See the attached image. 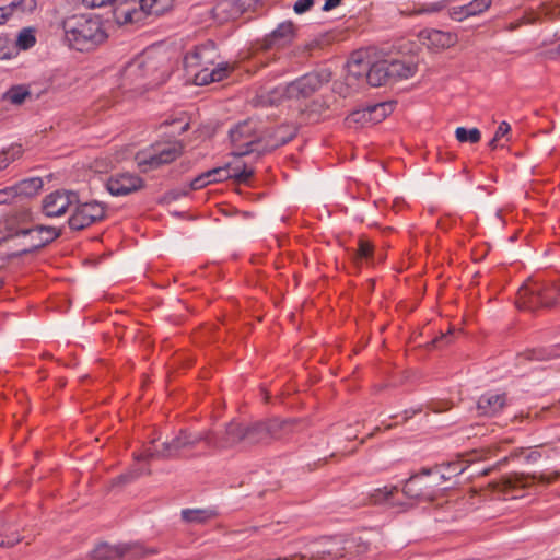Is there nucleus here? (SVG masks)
<instances>
[{
  "instance_id": "nucleus-1",
  "label": "nucleus",
  "mask_w": 560,
  "mask_h": 560,
  "mask_svg": "<svg viewBox=\"0 0 560 560\" xmlns=\"http://www.w3.org/2000/svg\"><path fill=\"white\" fill-rule=\"evenodd\" d=\"M299 419L272 418L266 421L244 423L235 419L225 423L221 431L206 430L201 432L202 442L214 451L233 448L242 443L255 446L270 444L281 440L284 435L293 433Z\"/></svg>"
},
{
  "instance_id": "nucleus-2",
  "label": "nucleus",
  "mask_w": 560,
  "mask_h": 560,
  "mask_svg": "<svg viewBox=\"0 0 560 560\" xmlns=\"http://www.w3.org/2000/svg\"><path fill=\"white\" fill-rule=\"evenodd\" d=\"M66 39L79 50H90L103 43L106 33L98 16L93 14H73L62 22Z\"/></svg>"
},
{
  "instance_id": "nucleus-3",
  "label": "nucleus",
  "mask_w": 560,
  "mask_h": 560,
  "mask_svg": "<svg viewBox=\"0 0 560 560\" xmlns=\"http://www.w3.org/2000/svg\"><path fill=\"white\" fill-rule=\"evenodd\" d=\"M217 58L218 55L213 42L197 46L194 51L186 55L184 65L186 69L195 71L194 81L197 85L219 82L228 77V73L231 71L228 63H220L214 68H209V66L215 63Z\"/></svg>"
},
{
  "instance_id": "nucleus-4",
  "label": "nucleus",
  "mask_w": 560,
  "mask_h": 560,
  "mask_svg": "<svg viewBox=\"0 0 560 560\" xmlns=\"http://www.w3.org/2000/svg\"><path fill=\"white\" fill-rule=\"evenodd\" d=\"M158 442V439H152L147 445L143 446L141 452H133L132 458L135 462H144L148 464L154 459L168 460L182 457L184 451H189L202 442L201 433H194L188 429H180L178 433L170 441L161 443V447H152Z\"/></svg>"
},
{
  "instance_id": "nucleus-5",
  "label": "nucleus",
  "mask_w": 560,
  "mask_h": 560,
  "mask_svg": "<svg viewBox=\"0 0 560 560\" xmlns=\"http://www.w3.org/2000/svg\"><path fill=\"white\" fill-rule=\"evenodd\" d=\"M552 292H560V284H540L536 281L524 283L517 291L515 304L518 310L536 312L538 308H551L558 305Z\"/></svg>"
},
{
  "instance_id": "nucleus-6",
  "label": "nucleus",
  "mask_w": 560,
  "mask_h": 560,
  "mask_svg": "<svg viewBox=\"0 0 560 560\" xmlns=\"http://www.w3.org/2000/svg\"><path fill=\"white\" fill-rule=\"evenodd\" d=\"M440 480L441 476L434 475L432 468L423 469L405 482L402 491L407 498L418 502H431L444 494Z\"/></svg>"
},
{
  "instance_id": "nucleus-7",
  "label": "nucleus",
  "mask_w": 560,
  "mask_h": 560,
  "mask_svg": "<svg viewBox=\"0 0 560 560\" xmlns=\"http://www.w3.org/2000/svg\"><path fill=\"white\" fill-rule=\"evenodd\" d=\"M230 139L234 147V156H245L252 153L262 154V136L257 133L256 122L253 119L240 122L230 131Z\"/></svg>"
},
{
  "instance_id": "nucleus-8",
  "label": "nucleus",
  "mask_w": 560,
  "mask_h": 560,
  "mask_svg": "<svg viewBox=\"0 0 560 560\" xmlns=\"http://www.w3.org/2000/svg\"><path fill=\"white\" fill-rule=\"evenodd\" d=\"M139 58L148 86H156L166 80L168 66L165 55L162 51L148 49L140 55Z\"/></svg>"
},
{
  "instance_id": "nucleus-9",
  "label": "nucleus",
  "mask_w": 560,
  "mask_h": 560,
  "mask_svg": "<svg viewBox=\"0 0 560 560\" xmlns=\"http://www.w3.org/2000/svg\"><path fill=\"white\" fill-rule=\"evenodd\" d=\"M74 210L68 220V225L73 231L83 230L91 224L104 219L105 206L97 201L74 203Z\"/></svg>"
},
{
  "instance_id": "nucleus-10",
  "label": "nucleus",
  "mask_w": 560,
  "mask_h": 560,
  "mask_svg": "<svg viewBox=\"0 0 560 560\" xmlns=\"http://www.w3.org/2000/svg\"><path fill=\"white\" fill-rule=\"evenodd\" d=\"M328 77V74L322 73H307L285 85L284 91H276V93L279 97L287 95L288 100L306 98L314 94L324 82H327Z\"/></svg>"
},
{
  "instance_id": "nucleus-11",
  "label": "nucleus",
  "mask_w": 560,
  "mask_h": 560,
  "mask_svg": "<svg viewBox=\"0 0 560 560\" xmlns=\"http://www.w3.org/2000/svg\"><path fill=\"white\" fill-rule=\"evenodd\" d=\"M78 203V194L72 190H56L47 195L42 202L46 217L55 218L63 215L69 207Z\"/></svg>"
},
{
  "instance_id": "nucleus-12",
  "label": "nucleus",
  "mask_w": 560,
  "mask_h": 560,
  "mask_svg": "<svg viewBox=\"0 0 560 560\" xmlns=\"http://www.w3.org/2000/svg\"><path fill=\"white\" fill-rule=\"evenodd\" d=\"M35 230L33 226H30L28 229L24 230L21 234H12L11 236H3L0 240V247L5 246L8 249L11 250L9 254L12 257H18L22 255H26L30 253H33L39 247H33L35 245V238L34 235Z\"/></svg>"
},
{
  "instance_id": "nucleus-13",
  "label": "nucleus",
  "mask_w": 560,
  "mask_h": 560,
  "mask_svg": "<svg viewBox=\"0 0 560 560\" xmlns=\"http://www.w3.org/2000/svg\"><path fill=\"white\" fill-rule=\"evenodd\" d=\"M560 477V471H555L550 476L545 475H525V474H518L514 472L512 475L505 476L501 479L500 482L493 483L494 489H498L500 491H509L511 489L515 488H526L529 486V483L534 480H538L542 483H551L556 481Z\"/></svg>"
},
{
  "instance_id": "nucleus-14",
  "label": "nucleus",
  "mask_w": 560,
  "mask_h": 560,
  "mask_svg": "<svg viewBox=\"0 0 560 560\" xmlns=\"http://www.w3.org/2000/svg\"><path fill=\"white\" fill-rule=\"evenodd\" d=\"M141 177L130 173H119L107 179L106 188L113 196H126L143 188Z\"/></svg>"
},
{
  "instance_id": "nucleus-15",
  "label": "nucleus",
  "mask_w": 560,
  "mask_h": 560,
  "mask_svg": "<svg viewBox=\"0 0 560 560\" xmlns=\"http://www.w3.org/2000/svg\"><path fill=\"white\" fill-rule=\"evenodd\" d=\"M298 129L293 125H281L275 129L267 130L262 136V154L271 152L281 145H284L296 136Z\"/></svg>"
},
{
  "instance_id": "nucleus-16",
  "label": "nucleus",
  "mask_w": 560,
  "mask_h": 560,
  "mask_svg": "<svg viewBox=\"0 0 560 560\" xmlns=\"http://www.w3.org/2000/svg\"><path fill=\"white\" fill-rule=\"evenodd\" d=\"M180 153L182 147L178 143H172L149 158H141V155H137V161L138 165L147 172L149 170L158 168L163 164L173 162L180 155Z\"/></svg>"
},
{
  "instance_id": "nucleus-17",
  "label": "nucleus",
  "mask_w": 560,
  "mask_h": 560,
  "mask_svg": "<svg viewBox=\"0 0 560 560\" xmlns=\"http://www.w3.org/2000/svg\"><path fill=\"white\" fill-rule=\"evenodd\" d=\"M245 11V3L241 0H218L210 10L214 22L223 24L240 18Z\"/></svg>"
},
{
  "instance_id": "nucleus-18",
  "label": "nucleus",
  "mask_w": 560,
  "mask_h": 560,
  "mask_svg": "<svg viewBox=\"0 0 560 560\" xmlns=\"http://www.w3.org/2000/svg\"><path fill=\"white\" fill-rule=\"evenodd\" d=\"M32 222V213L28 209H19L9 215H7L0 222V231L5 233L4 236H11L12 234H21L24 230L28 229Z\"/></svg>"
},
{
  "instance_id": "nucleus-19",
  "label": "nucleus",
  "mask_w": 560,
  "mask_h": 560,
  "mask_svg": "<svg viewBox=\"0 0 560 560\" xmlns=\"http://www.w3.org/2000/svg\"><path fill=\"white\" fill-rule=\"evenodd\" d=\"M294 38V24L292 22L281 23L271 34L265 37L261 48L272 49L284 47Z\"/></svg>"
},
{
  "instance_id": "nucleus-20",
  "label": "nucleus",
  "mask_w": 560,
  "mask_h": 560,
  "mask_svg": "<svg viewBox=\"0 0 560 560\" xmlns=\"http://www.w3.org/2000/svg\"><path fill=\"white\" fill-rule=\"evenodd\" d=\"M468 463L469 462H466V464L464 462H450L436 465L432 468L434 475L441 476L439 483H441L444 492L453 487L452 480L466 470Z\"/></svg>"
},
{
  "instance_id": "nucleus-21",
  "label": "nucleus",
  "mask_w": 560,
  "mask_h": 560,
  "mask_svg": "<svg viewBox=\"0 0 560 560\" xmlns=\"http://www.w3.org/2000/svg\"><path fill=\"white\" fill-rule=\"evenodd\" d=\"M506 405V395L497 393H487L479 397L477 409L480 416L493 417L499 413Z\"/></svg>"
},
{
  "instance_id": "nucleus-22",
  "label": "nucleus",
  "mask_w": 560,
  "mask_h": 560,
  "mask_svg": "<svg viewBox=\"0 0 560 560\" xmlns=\"http://www.w3.org/2000/svg\"><path fill=\"white\" fill-rule=\"evenodd\" d=\"M320 559H343L347 558V539L332 538L323 541L316 552Z\"/></svg>"
},
{
  "instance_id": "nucleus-23",
  "label": "nucleus",
  "mask_w": 560,
  "mask_h": 560,
  "mask_svg": "<svg viewBox=\"0 0 560 560\" xmlns=\"http://www.w3.org/2000/svg\"><path fill=\"white\" fill-rule=\"evenodd\" d=\"M128 546L120 545H109L107 542H100L95 546V548L91 552V558L93 560H116L120 559L128 552Z\"/></svg>"
},
{
  "instance_id": "nucleus-24",
  "label": "nucleus",
  "mask_w": 560,
  "mask_h": 560,
  "mask_svg": "<svg viewBox=\"0 0 560 560\" xmlns=\"http://www.w3.org/2000/svg\"><path fill=\"white\" fill-rule=\"evenodd\" d=\"M366 81L371 86H383L392 83L389 77L388 61L380 60L369 67L366 72Z\"/></svg>"
},
{
  "instance_id": "nucleus-25",
  "label": "nucleus",
  "mask_w": 560,
  "mask_h": 560,
  "mask_svg": "<svg viewBox=\"0 0 560 560\" xmlns=\"http://www.w3.org/2000/svg\"><path fill=\"white\" fill-rule=\"evenodd\" d=\"M390 81L397 82L407 80L415 75L417 72V65L405 60L388 61Z\"/></svg>"
},
{
  "instance_id": "nucleus-26",
  "label": "nucleus",
  "mask_w": 560,
  "mask_h": 560,
  "mask_svg": "<svg viewBox=\"0 0 560 560\" xmlns=\"http://www.w3.org/2000/svg\"><path fill=\"white\" fill-rule=\"evenodd\" d=\"M424 39L427 40L428 46L442 49L454 46L458 40L456 34L439 30H431L427 32Z\"/></svg>"
},
{
  "instance_id": "nucleus-27",
  "label": "nucleus",
  "mask_w": 560,
  "mask_h": 560,
  "mask_svg": "<svg viewBox=\"0 0 560 560\" xmlns=\"http://www.w3.org/2000/svg\"><path fill=\"white\" fill-rule=\"evenodd\" d=\"M398 491L397 487L396 486H393V487H383V488H377V489H374L368 497V501L364 502V505H378V504H383L385 502H388L389 505L392 508H395V506H409L408 504H401V503H396L394 501H390V498L394 495V493H396Z\"/></svg>"
},
{
  "instance_id": "nucleus-28",
  "label": "nucleus",
  "mask_w": 560,
  "mask_h": 560,
  "mask_svg": "<svg viewBox=\"0 0 560 560\" xmlns=\"http://www.w3.org/2000/svg\"><path fill=\"white\" fill-rule=\"evenodd\" d=\"M122 80L126 83L140 85V86H148L145 84L144 73L141 67L140 58H135L131 62H129L124 71H122Z\"/></svg>"
},
{
  "instance_id": "nucleus-29",
  "label": "nucleus",
  "mask_w": 560,
  "mask_h": 560,
  "mask_svg": "<svg viewBox=\"0 0 560 560\" xmlns=\"http://www.w3.org/2000/svg\"><path fill=\"white\" fill-rule=\"evenodd\" d=\"M147 475L151 476L152 470L149 467H139L137 465L131 466L126 472L117 476L116 478L110 480V483L108 486V490L115 488V487H122L139 477Z\"/></svg>"
},
{
  "instance_id": "nucleus-30",
  "label": "nucleus",
  "mask_w": 560,
  "mask_h": 560,
  "mask_svg": "<svg viewBox=\"0 0 560 560\" xmlns=\"http://www.w3.org/2000/svg\"><path fill=\"white\" fill-rule=\"evenodd\" d=\"M43 179L40 177H32L26 178L18 184L13 185L14 190L16 191V197L19 198H31L39 192L43 188Z\"/></svg>"
},
{
  "instance_id": "nucleus-31",
  "label": "nucleus",
  "mask_w": 560,
  "mask_h": 560,
  "mask_svg": "<svg viewBox=\"0 0 560 560\" xmlns=\"http://www.w3.org/2000/svg\"><path fill=\"white\" fill-rule=\"evenodd\" d=\"M33 228L35 230L34 235L36 236L33 238L36 242L33 247L43 248L61 235V230L54 226L35 225Z\"/></svg>"
},
{
  "instance_id": "nucleus-32",
  "label": "nucleus",
  "mask_w": 560,
  "mask_h": 560,
  "mask_svg": "<svg viewBox=\"0 0 560 560\" xmlns=\"http://www.w3.org/2000/svg\"><path fill=\"white\" fill-rule=\"evenodd\" d=\"M285 86H278L275 89H271L269 91H262L259 94L255 96L253 100V104L255 106H275L280 104L283 100H287V95H281L280 97L276 93V91H284Z\"/></svg>"
},
{
  "instance_id": "nucleus-33",
  "label": "nucleus",
  "mask_w": 560,
  "mask_h": 560,
  "mask_svg": "<svg viewBox=\"0 0 560 560\" xmlns=\"http://www.w3.org/2000/svg\"><path fill=\"white\" fill-rule=\"evenodd\" d=\"M348 73L346 75L347 83L357 84V82L363 77H366V72L369 71L370 63L364 62L361 59L352 58L348 65Z\"/></svg>"
},
{
  "instance_id": "nucleus-34",
  "label": "nucleus",
  "mask_w": 560,
  "mask_h": 560,
  "mask_svg": "<svg viewBox=\"0 0 560 560\" xmlns=\"http://www.w3.org/2000/svg\"><path fill=\"white\" fill-rule=\"evenodd\" d=\"M215 516V513L208 509H185L182 511V518L186 523L203 524Z\"/></svg>"
},
{
  "instance_id": "nucleus-35",
  "label": "nucleus",
  "mask_w": 560,
  "mask_h": 560,
  "mask_svg": "<svg viewBox=\"0 0 560 560\" xmlns=\"http://www.w3.org/2000/svg\"><path fill=\"white\" fill-rule=\"evenodd\" d=\"M395 102H383L369 106L370 110V120L372 122H380L385 119L388 115H390L395 108Z\"/></svg>"
},
{
  "instance_id": "nucleus-36",
  "label": "nucleus",
  "mask_w": 560,
  "mask_h": 560,
  "mask_svg": "<svg viewBox=\"0 0 560 560\" xmlns=\"http://www.w3.org/2000/svg\"><path fill=\"white\" fill-rule=\"evenodd\" d=\"M173 0H140V8L148 14L161 15L172 7Z\"/></svg>"
},
{
  "instance_id": "nucleus-37",
  "label": "nucleus",
  "mask_w": 560,
  "mask_h": 560,
  "mask_svg": "<svg viewBox=\"0 0 560 560\" xmlns=\"http://www.w3.org/2000/svg\"><path fill=\"white\" fill-rule=\"evenodd\" d=\"M370 551V544L361 538L347 539V558L362 557Z\"/></svg>"
},
{
  "instance_id": "nucleus-38",
  "label": "nucleus",
  "mask_w": 560,
  "mask_h": 560,
  "mask_svg": "<svg viewBox=\"0 0 560 560\" xmlns=\"http://www.w3.org/2000/svg\"><path fill=\"white\" fill-rule=\"evenodd\" d=\"M30 96V91L23 85H15L3 94V100L13 104L21 105Z\"/></svg>"
},
{
  "instance_id": "nucleus-39",
  "label": "nucleus",
  "mask_w": 560,
  "mask_h": 560,
  "mask_svg": "<svg viewBox=\"0 0 560 560\" xmlns=\"http://www.w3.org/2000/svg\"><path fill=\"white\" fill-rule=\"evenodd\" d=\"M370 110L369 106L363 109H355L349 114V116L346 118V124L348 127H361L364 126L366 122H370Z\"/></svg>"
},
{
  "instance_id": "nucleus-40",
  "label": "nucleus",
  "mask_w": 560,
  "mask_h": 560,
  "mask_svg": "<svg viewBox=\"0 0 560 560\" xmlns=\"http://www.w3.org/2000/svg\"><path fill=\"white\" fill-rule=\"evenodd\" d=\"M22 153L23 149L21 144H14L8 150H3L0 153V171L5 170L12 161L22 156Z\"/></svg>"
},
{
  "instance_id": "nucleus-41",
  "label": "nucleus",
  "mask_w": 560,
  "mask_h": 560,
  "mask_svg": "<svg viewBox=\"0 0 560 560\" xmlns=\"http://www.w3.org/2000/svg\"><path fill=\"white\" fill-rule=\"evenodd\" d=\"M455 137L459 142L477 143L481 139V132L478 128L466 129L464 127H457Z\"/></svg>"
},
{
  "instance_id": "nucleus-42",
  "label": "nucleus",
  "mask_w": 560,
  "mask_h": 560,
  "mask_svg": "<svg viewBox=\"0 0 560 560\" xmlns=\"http://www.w3.org/2000/svg\"><path fill=\"white\" fill-rule=\"evenodd\" d=\"M230 175H231L230 178H233L236 183L247 184L248 180L254 175V170L249 168L245 165L244 166L235 165L233 167L230 165Z\"/></svg>"
},
{
  "instance_id": "nucleus-43",
  "label": "nucleus",
  "mask_w": 560,
  "mask_h": 560,
  "mask_svg": "<svg viewBox=\"0 0 560 560\" xmlns=\"http://www.w3.org/2000/svg\"><path fill=\"white\" fill-rule=\"evenodd\" d=\"M35 42L36 38L33 30L23 28L18 35L16 45L21 49H28L35 45Z\"/></svg>"
},
{
  "instance_id": "nucleus-44",
  "label": "nucleus",
  "mask_w": 560,
  "mask_h": 560,
  "mask_svg": "<svg viewBox=\"0 0 560 560\" xmlns=\"http://www.w3.org/2000/svg\"><path fill=\"white\" fill-rule=\"evenodd\" d=\"M372 254L373 245L369 241L360 238L359 247L353 256L354 262L359 264L361 260L370 258Z\"/></svg>"
},
{
  "instance_id": "nucleus-45",
  "label": "nucleus",
  "mask_w": 560,
  "mask_h": 560,
  "mask_svg": "<svg viewBox=\"0 0 560 560\" xmlns=\"http://www.w3.org/2000/svg\"><path fill=\"white\" fill-rule=\"evenodd\" d=\"M124 546H128L127 555H131L133 558H143L149 555L158 553V550L154 548H145L144 546L136 542V544H124Z\"/></svg>"
},
{
  "instance_id": "nucleus-46",
  "label": "nucleus",
  "mask_w": 560,
  "mask_h": 560,
  "mask_svg": "<svg viewBox=\"0 0 560 560\" xmlns=\"http://www.w3.org/2000/svg\"><path fill=\"white\" fill-rule=\"evenodd\" d=\"M206 174L208 175V178L210 179L211 183L230 179V164L207 171Z\"/></svg>"
},
{
  "instance_id": "nucleus-47",
  "label": "nucleus",
  "mask_w": 560,
  "mask_h": 560,
  "mask_svg": "<svg viewBox=\"0 0 560 560\" xmlns=\"http://www.w3.org/2000/svg\"><path fill=\"white\" fill-rule=\"evenodd\" d=\"M538 14L548 18L549 20H556L560 18V2L551 1L549 3H544L540 8Z\"/></svg>"
},
{
  "instance_id": "nucleus-48",
  "label": "nucleus",
  "mask_w": 560,
  "mask_h": 560,
  "mask_svg": "<svg viewBox=\"0 0 560 560\" xmlns=\"http://www.w3.org/2000/svg\"><path fill=\"white\" fill-rule=\"evenodd\" d=\"M492 3V0H472L468 4H466L468 14L470 16L480 14L488 10Z\"/></svg>"
},
{
  "instance_id": "nucleus-49",
  "label": "nucleus",
  "mask_w": 560,
  "mask_h": 560,
  "mask_svg": "<svg viewBox=\"0 0 560 560\" xmlns=\"http://www.w3.org/2000/svg\"><path fill=\"white\" fill-rule=\"evenodd\" d=\"M446 7L445 1H439L434 3L423 4L416 9L410 14H423V13H436L442 11Z\"/></svg>"
},
{
  "instance_id": "nucleus-50",
  "label": "nucleus",
  "mask_w": 560,
  "mask_h": 560,
  "mask_svg": "<svg viewBox=\"0 0 560 560\" xmlns=\"http://www.w3.org/2000/svg\"><path fill=\"white\" fill-rule=\"evenodd\" d=\"M354 86H355V84H353V83H347V79L345 78V81L334 83V92L339 94L342 97H348L355 92V91H352V89Z\"/></svg>"
},
{
  "instance_id": "nucleus-51",
  "label": "nucleus",
  "mask_w": 560,
  "mask_h": 560,
  "mask_svg": "<svg viewBox=\"0 0 560 560\" xmlns=\"http://www.w3.org/2000/svg\"><path fill=\"white\" fill-rule=\"evenodd\" d=\"M16 199V191L14 190L13 186L0 189V206L12 203Z\"/></svg>"
},
{
  "instance_id": "nucleus-52",
  "label": "nucleus",
  "mask_w": 560,
  "mask_h": 560,
  "mask_svg": "<svg viewBox=\"0 0 560 560\" xmlns=\"http://www.w3.org/2000/svg\"><path fill=\"white\" fill-rule=\"evenodd\" d=\"M448 15L454 21H463L466 18H469L468 10L466 4L462 7L452 8L448 11Z\"/></svg>"
},
{
  "instance_id": "nucleus-53",
  "label": "nucleus",
  "mask_w": 560,
  "mask_h": 560,
  "mask_svg": "<svg viewBox=\"0 0 560 560\" xmlns=\"http://www.w3.org/2000/svg\"><path fill=\"white\" fill-rule=\"evenodd\" d=\"M211 184L210 179L208 178V175L205 173L200 174L196 178H194L189 184V189L191 190H198L207 185Z\"/></svg>"
},
{
  "instance_id": "nucleus-54",
  "label": "nucleus",
  "mask_w": 560,
  "mask_h": 560,
  "mask_svg": "<svg viewBox=\"0 0 560 560\" xmlns=\"http://www.w3.org/2000/svg\"><path fill=\"white\" fill-rule=\"evenodd\" d=\"M132 13H133V11H131V10H124L120 7L116 8L115 11H114L115 18H116L117 22H119V23L132 22L133 21Z\"/></svg>"
},
{
  "instance_id": "nucleus-55",
  "label": "nucleus",
  "mask_w": 560,
  "mask_h": 560,
  "mask_svg": "<svg viewBox=\"0 0 560 560\" xmlns=\"http://www.w3.org/2000/svg\"><path fill=\"white\" fill-rule=\"evenodd\" d=\"M12 47L5 37H0V60L9 59L12 56Z\"/></svg>"
},
{
  "instance_id": "nucleus-56",
  "label": "nucleus",
  "mask_w": 560,
  "mask_h": 560,
  "mask_svg": "<svg viewBox=\"0 0 560 560\" xmlns=\"http://www.w3.org/2000/svg\"><path fill=\"white\" fill-rule=\"evenodd\" d=\"M454 334L453 329H450L447 332L442 334L440 337L435 338L432 341V345L436 348L448 345L452 342V336Z\"/></svg>"
},
{
  "instance_id": "nucleus-57",
  "label": "nucleus",
  "mask_w": 560,
  "mask_h": 560,
  "mask_svg": "<svg viewBox=\"0 0 560 560\" xmlns=\"http://www.w3.org/2000/svg\"><path fill=\"white\" fill-rule=\"evenodd\" d=\"M313 4H314L313 0H298L294 3L293 10L295 13L302 14V13L308 11Z\"/></svg>"
},
{
  "instance_id": "nucleus-58",
  "label": "nucleus",
  "mask_w": 560,
  "mask_h": 560,
  "mask_svg": "<svg viewBox=\"0 0 560 560\" xmlns=\"http://www.w3.org/2000/svg\"><path fill=\"white\" fill-rule=\"evenodd\" d=\"M86 8H100L113 3L115 0H81Z\"/></svg>"
},
{
  "instance_id": "nucleus-59",
  "label": "nucleus",
  "mask_w": 560,
  "mask_h": 560,
  "mask_svg": "<svg viewBox=\"0 0 560 560\" xmlns=\"http://www.w3.org/2000/svg\"><path fill=\"white\" fill-rule=\"evenodd\" d=\"M510 130H511V126H510V124H509V122H506V121H502V122L499 125V127H498V129H497V131H495L494 137H495V138H498V139H500L501 137H503V136L508 135V133L510 132Z\"/></svg>"
},
{
  "instance_id": "nucleus-60",
  "label": "nucleus",
  "mask_w": 560,
  "mask_h": 560,
  "mask_svg": "<svg viewBox=\"0 0 560 560\" xmlns=\"http://www.w3.org/2000/svg\"><path fill=\"white\" fill-rule=\"evenodd\" d=\"M525 453L524 448H515L513 450L512 452H510L509 455L504 456L500 462L499 464L501 463H506L509 459H514V458H517L520 457L521 455H523Z\"/></svg>"
},
{
  "instance_id": "nucleus-61",
  "label": "nucleus",
  "mask_w": 560,
  "mask_h": 560,
  "mask_svg": "<svg viewBox=\"0 0 560 560\" xmlns=\"http://www.w3.org/2000/svg\"><path fill=\"white\" fill-rule=\"evenodd\" d=\"M12 9L10 7H0V25L4 24L11 15Z\"/></svg>"
},
{
  "instance_id": "nucleus-62",
  "label": "nucleus",
  "mask_w": 560,
  "mask_h": 560,
  "mask_svg": "<svg viewBox=\"0 0 560 560\" xmlns=\"http://www.w3.org/2000/svg\"><path fill=\"white\" fill-rule=\"evenodd\" d=\"M541 457L540 453L537 451H529L525 455V460L527 463H535Z\"/></svg>"
},
{
  "instance_id": "nucleus-63",
  "label": "nucleus",
  "mask_w": 560,
  "mask_h": 560,
  "mask_svg": "<svg viewBox=\"0 0 560 560\" xmlns=\"http://www.w3.org/2000/svg\"><path fill=\"white\" fill-rule=\"evenodd\" d=\"M341 0H326L325 4L323 7L324 11H329L331 9H335L340 4Z\"/></svg>"
},
{
  "instance_id": "nucleus-64",
  "label": "nucleus",
  "mask_w": 560,
  "mask_h": 560,
  "mask_svg": "<svg viewBox=\"0 0 560 560\" xmlns=\"http://www.w3.org/2000/svg\"><path fill=\"white\" fill-rule=\"evenodd\" d=\"M21 540H22V538H21V537H18V538H16L14 541H12V542H10V541H8V542H5V541H1V542H0V546H1V547H11V546H13L14 544L20 542Z\"/></svg>"
}]
</instances>
